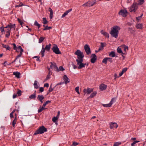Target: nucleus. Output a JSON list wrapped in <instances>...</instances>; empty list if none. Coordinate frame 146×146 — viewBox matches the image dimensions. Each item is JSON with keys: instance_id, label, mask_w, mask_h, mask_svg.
Wrapping results in <instances>:
<instances>
[{"instance_id": "nucleus-1", "label": "nucleus", "mask_w": 146, "mask_h": 146, "mask_svg": "<svg viewBox=\"0 0 146 146\" xmlns=\"http://www.w3.org/2000/svg\"><path fill=\"white\" fill-rule=\"evenodd\" d=\"M74 54L77 56V59L76 61L77 62V64L78 66V68L80 69L84 67L86 65V63H83V58L84 56L83 53L81 52L79 50H77L74 53Z\"/></svg>"}, {"instance_id": "nucleus-2", "label": "nucleus", "mask_w": 146, "mask_h": 146, "mask_svg": "<svg viewBox=\"0 0 146 146\" xmlns=\"http://www.w3.org/2000/svg\"><path fill=\"white\" fill-rule=\"evenodd\" d=\"M120 29L119 26H114L110 32L111 36L112 37L117 38L118 36L119 31L120 30Z\"/></svg>"}, {"instance_id": "nucleus-3", "label": "nucleus", "mask_w": 146, "mask_h": 146, "mask_svg": "<svg viewBox=\"0 0 146 146\" xmlns=\"http://www.w3.org/2000/svg\"><path fill=\"white\" fill-rule=\"evenodd\" d=\"M47 131V128L44 126H42L40 127L39 129L36 130L34 133V135L37 134H40L46 132Z\"/></svg>"}, {"instance_id": "nucleus-4", "label": "nucleus", "mask_w": 146, "mask_h": 146, "mask_svg": "<svg viewBox=\"0 0 146 146\" xmlns=\"http://www.w3.org/2000/svg\"><path fill=\"white\" fill-rule=\"evenodd\" d=\"M138 5L137 3H134L130 7L128 8L129 11L131 12H135L138 9Z\"/></svg>"}, {"instance_id": "nucleus-5", "label": "nucleus", "mask_w": 146, "mask_h": 146, "mask_svg": "<svg viewBox=\"0 0 146 146\" xmlns=\"http://www.w3.org/2000/svg\"><path fill=\"white\" fill-rule=\"evenodd\" d=\"M96 0L93 1H89L85 3L82 6H87L89 7L92 6L96 4Z\"/></svg>"}, {"instance_id": "nucleus-6", "label": "nucleus", "mask_w": 146, "mask_h": 146, "mask_svg": "<svg viewBox=\"0 0 146 146\" xmlns=\"http://www.w3.org/2000/svg\"><path fill=\"white\" fill-rule=\"evenodd\" d=\"M52 49L53 51L56 54H60L61 53L58 48L56 44H54V46L52 48Z\"/></svg>"}, {"instance_id": "nucleus-7", "label": "nucleus", "mask_w": 146, "mask_h": 146, "mask_svg": "<svg viewBox=\"0 0 146 146\" xmlns=\"http://www.w3.org/2000/svg\"><path fill=\"white\" fill-rule=\"evenodd\" d=\"M50 68L52 69L53 68L54 70V71L58 72H59V70H58V68L56 65V64L55 62H50Z\"/></svg>"}, {"instance_id": "nucleus-8", "label": "nucleus", "mask_w": 146, "mask_h": 146, "mask_svg": "<svg viewBox=\"0 0 146 146\" xmlns=\"http://www.w3.org/2000/svg\"><path fill=\"white\" fill-rule=\"evenodd\" d=\"M127 14V12L126 10L121 9L120 11L118 14L119 15H121L123 17H126Z\"/></svg>"}, {"instance_id": "nucleus-9", "label": "nucleus", "mask_w": 146, "mask_h": 146, "mask_svg": "<svg viewBox=\"0 0 146 146\" xmlns=\"http://www.w3.org/2000/svg\"><path fill=\"white\" fill-rule=\"evenodd\" d=\"M85 50L87 55H89L91 53L90 48L89 46L87 44H86L84 46Z\"/></svg>"}, {"instance_id": "nucleus-10", "label": "nucleus", "mask_w": 146, "mask_h": 146, "mask_svg": "<svg viewBox=\"0 0 146 146\" xmlns=\"http://www.w3.org/2000/svg\"><path fill=\"white\" fill-rule=\"evenodd\" d=\"M110 128L111 129H112L114 128H116L118 127V125L115 122H111L110 124Z\"/></svg>"}, {"instance_id": "nucleus-11", "label": "nucleus", "mask_w": 146, "mask_h": 146, "mask_svg": "<svg viewBox=\"0 0 146 146\" xmlns=\"http://www.w3.org/2000/svg\"><path fill=\"white\" fill-rule=\"evenodd\" d=\"M91 57L92 58L91 59V62L92 63H94L96 60V56L95 54H92L91 55Z\"/></svg>"}, {"instance_id": "nucleus-12", "label": "nucleus", "mask_w": 146, "mask_h": 146, "mask_svg": "<svg viewBox=\"0 0 146 146\" xmlns=\"http://www.w3.org/2000/svg\"><path fill=\"white\" fill-rule=\"evenodd\" d=\"M84 92L85 93H87L89 94L93 91V89L88 88L87 89H84Z\"/></svg>"}, {"instance_id": "nucleus-13", "label": "nucleus", "mask_w": 146, "mask_h": 146, "mask_svg": "<svg viewBox=\"0 0 146 146\" xmlns=\"http://www.w3.org/2000/svg\"><path fill=\"white\" fill-rule=\"evenodd\" d=\"M107 87V85L103 84H101L99 86L100 89L101 91L105 90Z\"/></svg>"}, {"instance_id": "nucleus-14", "label": "nucleus", "mask_w": 146, "mask_h": 146, "mask_svg": "<svg viewBox=\"0 0 146 146\" xmlns=\"http://www.w3.org/2000/svg\"><path fill=\"white\" fill-rule=\"evenodd\" d=\"M63 78L66 84L70 82L69 79L66 75L64 76Z\"/></svg>"}, {"instance_id": "nucleus-15", "label": "nucleus", "mask_w": 146, "mask_h": 146, "mask_svg": "<svg viewBox=\"0 0 146 146\" xmlns=\"http://www.w3.org/2000/svg\"><path fill=\"white\" fill-rule=\"evenodd\" d=\"M44 96L42 95H38L37 97L38 100L41 103L43 102L42 100L44 99Z\"/></svg>"}, {"instance_id": "nucleus-16", "label": "nucleus", "mask_w": 146, "mask_h": 146, "mask_svg": "<svg viewBox=\"0 0 146 146\" xmlns=\"http://www.w3.org/2000/svg\"><path fill=\"white\" fill-rule=\"evenodd\" d=\"M72 11V9H70L69 10L66 11L64 12V13L62 14V16L61 17L63 18L65 16L67 15L70 12H71Z\"/></svg>"}, {"instance_id": "nucleus-17", "label": "nucleus", "mask_w": 146, "mask_h": 146, "mask_svg": "<svg viewBox=\"0 0 146 146\" xmlns=\"http://www.w3.org/2000/svg\"><path fill=\"white\" fill-rule=\"evenodd\" d=\"M38 82L36 80H35L33 84L34 88L36 89L38 88L39 86V84H38Z\"/></svg>"}, {"instance_id": "nucleus-18", "label": "nucleus", "mask_w": 146, "mask_h": 146, "mask_svg": "<svg viewBox=\"0 0 146 146\" xmlns=\"http://www.w3.org/2000/svg\"><path fill=\"white\" fill-rule=\"evenodd\" d=\"M8 27H9V28L8 29V30H10V31L11 30V29H14V30H15V24H9L8 25Z\"/></svg>"}, {"instance_id": "nucleus-19", "label": "nucleus", "mask_w": 146, "mask_h": 146, "mask_svg": "<svg viewBox=\"0 0 146 146\" xmlns=\"http://www.w3.org/2000/svg\"><path fill=\"white\" fill-rule=\"evenodd\" d=\"M36 97V91H35L33 94L30 95L29 98L30 99H35Z\"/></svg>"}, {"instance_id": "nucleus-20", "label": "nucleus", "mask_w": 146, "mask_h": 146, "mask_svg": "<svg viewBox=\"0 0 146 146\" xmlns=\"http://www.w3.org/2000/svg\"><path fill=\"white\" fill-rule=\"evenodd\" d=\"M43 45H42V48L41 50L40 51V53L42 57H43L44 56V52L45 51L46 49L44 48Z\"/></svg>"}, {"instance_id": "nucleus-21", "label": "nucleus", "mask_w": 146, "mask_h": 146, "mask_svg": "<svg viewBox=\"0 0 146 146\" xmlns=\"http://www.w3.org/2000/svg\"><path fill=\"white\" fill-rule=\"evenodd\" d=\"M135 26L137 29H142L143 25L141 23H138L136 24Z\"/></svg>"}, {"instance_id": "nucleus-22", "label": "nucleus", "mask_w": 146, "mask_h": 146, "mask_svg": "<svg viewBox=\"0 0 146 146\" xmlns=\"http://www.w3.org/2000/svg\"><path fill=\"white\" fill-rule=\"evenodd\" d=\"M13 75L15 76L18 78H20V73L19 72H13Z\"/></svg>"}, {"instance_id": "nucleus-23", "label": "nucleus", "mask_w": 146, "mask_h": 146, "mask_svg": "<svg viewBox=\"0 0 146 146\" xmlns=\"http://www.w3.org/2000/svg\"><path fill=\"white\" fill-rule=\"evenodd\" d=\"M48 11L50 12V19H51L52 18L53 12L52 9L50 8H49L48 9Z\"/></svg>"}, {"instance_id": "nucleus-24", "label": "nucleus", "mask_w": 146, "mask_h": 146, "mask_svg": "<svg viewBox=\"0 0 146 146\" xmlns=\"http://www.w3.org/2000/svg\"><path fill=\"white\" fill-rule=\"evenodd\" d=\"M109 55L112 57H115V53L114 51H112L109 53Z\"/></svg>"}, {"instance_id": "nucleus-25", "label": "nucleus", "mask_w": 146, "mask_h": 146, "mask_svg": "<svg viewBox=\"0 0 146 146\" xmlns=\"http://www.w3.org/2000/svg\"><path fill=\"white\" fill-rule=\"evenodd\" d=\"M104 43L102 42L101 43V45L100 46L98 50V51L102 50L104 48V47L105 46L104 45Z\"/></svg>"}, {"instance_id": "nucleus-26", "label": "nucleus", "mask_w": 146, "mask_h": 146, "mask_svg": "<svg viewBox=\"0 0 146 146\" xmlns=\"http://www.w3.org/2000/svg\"><path fill=\"white\" fill-rule=\"evenodd\" d=\"M51 44H49L48 45H46V46L45 47V49L48 51H49L51 46Z\"/></svg>"}, {"instance_id": "nucleus-27", "label": "nucleus", "mask_w": 146, "mask_h": 146, "mask_svg": "<svg viewBox=\"0 0 146 146\" xmlns=\"http://www.w3.org/2000/svg\"><path fill=\"white\" fill-rule=\"evenodd\" d=\"M52 72L49 71L46 78V80H47L50 78V76L52 75Z\"/></svg>"}, {"instance_id": "nucleus-28", "label": "nucleus", "mask_w": 146, "mask_h": 146, "mask_svg": "<svg viewBox=\"0 0 146 146\" xmlns=\"http://www.w3.org/2000/svg\"><path fill=\"white\" fill-rule=\"evenodd\" d=\"M2 46L3 47L6 48L7 50H10L11 48L8 45H6L4 44H2Z\"/></svg>"}, {"instance_id": "nucleus-29", "label": "nucleus", "mask_w": 146, "mask_h": 146, "mask_svg": "<svg viewBox=\"0 0 146 146\" xmlns=\"http://www.w3.org/2000/svg\"><path fill=\"white\" fill-rule=\"evenodd\" d=\"M17 50L19 51V52L20 51V52H21V53H23V50L22 49L21 46H19L17 48Z\"/></svg>"}, {"instance_id": "nucleus-30", "label": "nucleus", "mask_w": 146, "mask_h": 146, "mask_svg": "<svg viewBox=\"0 0 146 146\" xmlns=\"http://www.w3.org/2000/svg\"><path fill=\"white\" fill-rule=\"evenodd\" d=\"M41 107V106H40V107L39 108L38 110V113H40L41 112L42 110L46 109V108H45L44 107H43V106L42 107Z\"/></svg>"}, {"instance_id": "nucleus-31", "label": "nucleus", "mask_w": 146, "mask_h": 146, "mask_svg": "<svg viewBox=\"0 0 146 146\" xmlns=\"http://www.w3.org/2000/svg\"><path fill=\"white\" fill-rule=\"evenodd\" d=\"M34 24L35 26H37L38 29H39L40 27V24L36 21H35Z\"/></svg>"}, {"instance_id": "nucleus-32", "label": "nucleus", "mask_w": 146, "mask_h": 146, "mask_svg": "<svg viewBox=\"0 0 146 146\" xmlns=\"http://www.w3.org/2000/svg\"><path fill=\"white\" fill-rule=\"evenodd\" d=\"M97 94V92H92L90 95V97L91 98H93Z\"/></svg>"}, {"instance_id": "nucleus-33", "label": "nucleus", "mask_w": 146, "mask_h": 146, "mask_svg": "<svg viewBox=\"0 0 146 146\" xmlns=\"http://www.w3.org/2000/svg\"><path fill=\"white\" fill-rule=\"evenodd\" d=\"M117 52L119 53L122 54H124V53L122 52L121 48L118 47L117 49Z\"/></svg>"}, {"instance_id": "nucleus-34", "label": "nucleus", "mask_w": 146, "mask_h": 146, "mask_svg": "<svg viewBox=\"0 0 146 146\" xmlns=\"http://www.w3.org/2000/svg\"><path fill=\"white\" fill-rule=\"evenodd\" d=\"M17 121V117L16 116L14 120L12 122V125L13 127H14L15 126V125L16 123V122Z\"/></svg>"}, {"instance_id": "nucleus-35", "label": "nucleus", "mask_w": 146, "mask_h": 146, "mask_svg": "<svg viewBox=\"0 0 146 146\" xmlns=\"http://www.w3.org/2000/svg\"><path fill=\"white\" fill-rule=\"evenodd\" d=\"M45 39V38L43 36L40 37L39 39L38 43H39L42 42Z\"/></svg>"}, {"instance_id": "nucleus-36", "label": "nucleus", "mask_w": 146, "mask_h": 146, "mask_svg": "<svg viewBox=\"0 0 146 146\" xmlns=\"http://www.w3.org/2000/svg\"><path fill=\"white\" fill-rule=\"evenodd\" d=\"M143 14H141V15L140 16H138L136 18V19L137 22H139V21L141 20L142 16H143Z\"/></svg>"}, {"instance_id": "nucleus-37", "label": "nucleus", "mask_w": 146, "mask_h": 146, "mask_svg": "<svg viewBox=\"0 0 146 146\" xmlns=\"http://www.w3.org/2000/svg\"><path fill=\"white\" fill-rule=\"evenodd\" d=\"M102 106L104 107L108 108L110 107L111 106V105L109 103L107 104H103Z\"/></svg>"}, {"instance_id": "nucleus-38", "label": "nucleus", "mask_w": 146, "mask_h": 146, "mask_svg": "<svg viewBox=\"0 0 146 146\" xmlns=\"http://www.w3.org/2000/svg\"><path fill=\"white\" fill-rule=\"evenodd\" d=\"M58 115H57L56 117H53L52 119V121L54 122H55L56 121L58 118Z\"/></svg>"}, {"instance_id": "nucleus-39", "label": "nucleus", "mask_w": 146, "mask_h": 146, "mask_svg": "<svg viewBox=\"0 0 146 146\" xmlns=\"http://www.w3.org/2000/svg\"><path fill=\"white\" fill-rule=\"evenodd\" d=\"M116 101V98H113L111 100L110 103L112 105L114 102Z\"/></svg>"}, {"instance_id": "nucleus-40", "label": "nucleus", "mask_w": 146, "mask_h": 146, "mask_svg": "<svg viewBox=\"0 0 146 146\" xmlns=\"http://www.w3.org/2000/svg\"><path fill=\"white\" fill-rule=\"evenodd\" d=\"M130 33L133 34L135 32V31L133 30V29L132 28L129 27L128 29Z\"/></svg>"}, {"instance_id": "nucleus-41", "label": "nucleus", "mask_w": 146, "mask_h": 146, "mask_svg": "<svg viewBox=\"0 0 146 146\" xmlns=\"http://www.w3.org/2000/svg\"><path fill=\"white\" fill-rule=\"evenodd\" d=\"M12 45L13 46V49L14 50H16L17 52H19V51L17 50V47L16 44L15 43H13Z\"/></svg>"}, {"instance_id": "nucleus-42", "label": "nucleus", "mask_w": 146, "mask_h": 146, "mask_svg": "<svg viewBox=\"0 0 146 146\" xmlns=\"http://www.w3.org/2000/svg\"><path fill=\"white\" fill-rule=\"evenodd\" d=\"M42 20L43 21V23L44 25L48 23V22L46 20V18L44 17L42 18Z\"/></svg>"}, {"instance_id": "nucleus-43", "label": "nucleus", "mask_w": 146, "mask_h": 146, "mask_svg": "<svg viewBox=\"0 0 146 146\" xmlns=\"http://www.w3.org/2000/svg\"><path fill=\"white\" fill-rule=\"evenodd\" d=\"M108 57H106L104 58L102 60V62L105 63L106 64L107 63V61H108Z\"/></svg>"}, {"instance_id": "nucleus-44", "label": "nucleus", "mask_w": 146, "mask_h": 146, "mask_svg": "<svg viewBox=\"0 0 146 146\" xmlns=\"http://www.w3.org/2000/svg\"><path fill=\"white\" fill-rule=\"evenodd\" d=\"M52 28L51 27H48L47 26H46V27L43 29V30H49L51 29Z\"/></svg>"}, {"instance_id": "nucleus-45", "label": "nucleus", "mask_w": 146, "mask_h": 146, "mask_svg": "<svg viewBox=\"0 0 146 146\" xmlns=\"http://www.w3.org/2000/svg\"><path fill=\"white\" fill-rule=\"evenodd\" d=\"M144 2V0H139V2L137 4L138 5H141L143 4Z\"/></svg>"}, {"instance_id": "nucleus-46", "label": "nucleus", "mask_w": 146, "mask_h": 146, "mask_svg": "<svg viewBox=\"0 0 146 146\" xmlns=\"http://www.w3.org/2000/svg\"><path fill=\"white\" fill-rule=\"evenodd\" d=\"M121 144V142H116L114 143L113 146H119V145Z\"/></svg>"}, {"instance_id": "nucleus-47", "label": "nucleus", "mask_w": 146, "mask_h": 146, "mask_svg": "<svg viewBox=\"0 0 146 146\" xmlns=\"http://www.w3.org/2000/svg\"><path fill=\"white\" fill-rule=\"evenodd\" d=\"M58 70H59V71H64L65 70V69L62 66H60L59 68H58Z\"/></svg>"}, {"instance_id": "nucleus-48", "label": "nucleus", "mask_w": 146, "mask_h": 146, "mask_svg": "<svg viewBox=\"0 0 146 146\" xmlns=\"http://www.w3.org/2000/svg\"><path fill=\"white\" fill-rule=\"evenodd\" d=\"M24 5H25L24 4L22 3H20L19 5H16L15 7H22V6H24Z\"/></svg>"}, {"instance_id": "nucleus-49", "label": "nucleus", "mask_w": 146, "mask_h": 146, "mask_svg": "<svg viewBox=\"0 0 146 146\" xmlns=\"http://www.w3.org/2000/svg\"><path fill=\"white\" fill-rule=\"evenodd\" d=\"M51 102V101L49 100L47 101L45 103H44L43 105V107H44L45 106L48 104V103H50Z\"/></svg>"}, {"instance_id": "nucleus-50", "label": "nucleus", "mask_w": 146, "mask_h": 146, "mask_svg": "<svg viewBox=\"0 0 146 146\" xmlns=\"http://www.w3.org/2000/svg\"><path fill=\"white\" fill-rule=\"evenodd\" d=\"M54 90V88H52V85H50V88L49 89V90H48V94L50 92H52Z\"/></svg>"}, {"instance_id": "nucleus-51", "label": "nucleus", "mask_w": 146, "mask_h": 146, "mask_svg": "<svg viewBox=\"0 0 146 146\" xmlns=\"http://www.w3.org/2000/svg\"><path fill=\"white\" fill-rule=\"evenodd\" d=\"M17 20L18 21L19 23L21 25V26L23 27L22 24L23 23V22L21 21L20 19L19 18H18L17 19Z\"/></svg>"}, {"instance_id": "nucleus-52", "label": "nucleus", "mask_w": 146, "mask_h": 146, "mask_svg": "<svg viewBox=\"0 0 146 146\" xmlns=\"http://www.w3.org/2000/svg\"><path fill=\"white\" fill-rule=\"evenodd\" d=\"M10 30H8L7 31V34H6V37H9V36H10Z\"/></svg>"}, {"instance_id": "nucleus-53", "label": "nucleus", "mask_w": 146, "mask_h": 146, "mask_svg": "<svg viewBox=\"0 0 146 146\" xmlns=\"http://www.w3.org/2000/svg\"><path fill=\"white\" fill-rule=\"evenodd\" d=\"M104 36L106 37H107L108 38L109 37V34L108 33H107V32H106L105 33H104Z\"/></svg>"}, {"instance_id": "nucleus-54", "label": "nucleus", "mask_w": 146, "mask_h": 146, "mask_svg": "<svg viewBox=\"0 0 146 146\" xmlns=\"http://www.w3.org/2000/svg\"><path fill=\"white\" fill-rule=\"evenodd\" d=\"M22 54V53H21V52H20V54H19L18 55H17L16 56V58H15L16 60H17L19 57H21V56Z\"/></svg>"}, {"instance_id": "nucleus-55", "label": "nucleus", "mask_w": 146, "mask_h": 146, "mask_svg": "<svg viewBox=\"0 0 146 146\" xmlns=\"http://www.w3.org/2000/svg\"><path fill=\"white\" fill-rule=\"evenodd\" d=\"M17 94L19 96H20L21 95V91L19 90L18 91Z\"/></svg>"}, {"instance_id": "nucleus-56", "label": "nucleus", "mask_w": 146, "mask_h": 146, "mask_svg": "<svg viewBox=\"0 0 146 146\" xmlns=\"http://www.w3.org/2000/svg\"><path fill=\"white\" fill-rule=\"evenodd\" d=\"M108 61L111 63H112L113 62L112 59L111 58H108Z\"/></svg>"}, {"instance_id": "nucleus-57", "label": "nucleus", "mask_w": 146, "mask_h": 146, "mask_svg": "<svg viewBox=\"0 0 146 146\" xmlns=\"http://www.w3.org/2000/svg\"><path fill=\"white\" fill-rule=\"evenodd\" d=\"M72 65L73 66L74 69H76L77 68V66L75 65L74 64L73 62H72Z\"/></svg>"}, {"instance_id": "nucleus-58", "label": "nucleus", "mask_w": 146, "mask_h": 146, "mask_svg": "<svg viewBox=\"0 0 146 146\" xmlns=\"http://www.w3.org/2000/svg\"><path fill=\"white\" fill-rule=\"evenodd\" d=\"M127 68H124L122 70V71L123 72H125L127 70Z\"/></svg>"}, {"instance_id": "nucleus-59", "label": "nucleus", "mask_w": 146, "mask_h": 146, "mask_svg": "<svg viewBox=\"0 0 146 146\" xmlns=\"http://www.w3.org/2000/svg\"><path fill=\"white\" fill-rule=\"evenodd\" d=\"M44 90V88L43 87H41L40 88L39 91L40 92H43Z\"/></svg>"}, {"instance_id": "nucleus-60", "label": "nucleus", "mask_w": 146, "mask_h": 146, "mask_svg": "<svg viewBox=\"0 0 146 146\" xmlns=\"http://www.w3.org/2000/svg\"><path fill=\"white\" fill-rule=\"evenodd\" d=\"M0 30L2 32L4 31V28L3 27H0Z\"/></svg>"}, {"instance_id": "nucleus-61", "label": "nucleus", "mask_w": 146, "mask_h": 146, "mask_svg": "<svg viewBox=\"0 0 146 146\" xmlns=\"http://www.w3.org/2000/svg\"><path fill=\"white\" fill-rule=\"evenodd\" d=\"M16 60L15 59L13 61H12V62H11V63H8V64H7V65H11L14 62H15V61H16Z\"/></svg>"}, {"instance_id": "nucleus-62", "label": "nucleus", "mask_w": 146, "mask_h": 146, "mask_svg": "<svg viewBox=\"0 0 146 146\" xmlns=\"http://www.w3.org/2000/svg\"><path fill=\"white\" fill-rule=\"evenodd\" d=\"M49 84L48 83H46L44 84V87H46L47 88H48L49 87Z\"/></svg>"}, {"instance_id": "nucleus-63", "label": "nucleus", "mask_w": 146, "mask_h": 146, "mask_svg": "<svg viewBox=\"0 0 146 146\" xmlns=\"http://www.w3.org/2000/svg\"><path fill=\"white\" fill-rule=\"evenodd\" d=\"M78 143H77L75 142H74L73 143V145L74 146H76L78 144Z\"/></svg>"}, {"instance_id": "nucleus-64", "label": "nucleus", "mask_w": 146, "mask_h": 146, "mask_svg": "<svg viewBox=\"0 0 146 146\" xmlns=\"http://www.w3.org/2000/svg\"><path fill=\"white\" fill-rule=\"evenodd\" d=\"M123 73H124L122 71L121 72H120V73H119V77L121 76L123 74Z\"/></svg>"}]
</instances>
